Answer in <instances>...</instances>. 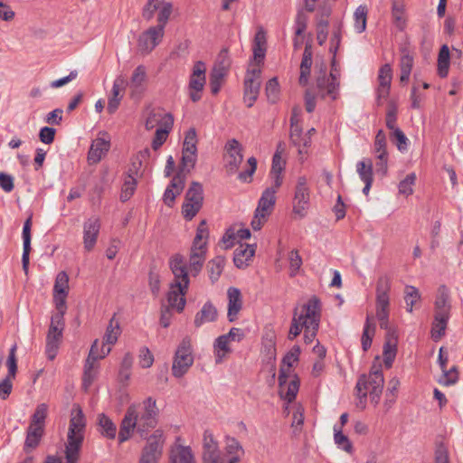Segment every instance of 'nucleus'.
Instances as JSON below:
<instances>
[{"mask_svg":"<svg viewBox=\"0 0 463 463\" xmlns=\"http://www.w3.org/2000/svg\"><path fill=\"white\" fill-rule=\"evenodd\" d=\"M129 406H135L137 422V433L141 438H146L147 433L155 429L158 422L159 410L156 406V401L152 397H147L142 402L132 403Z\"/></svg>","mask_w":463,"mask_h":463,"instance_id":"obj_4","label":"nucleus"},{"mask_svg":"<svg viewBox=\"0 0 463 463\" xmlns=\"http://www.w3.org/2000/svg\"><path fill=\"white\" fill-rule=\"evenodd\" d=\"M174 125V118L172 114L166 113L164 115L162 128L156 129L155 137L152 141V147L157 150L166 140L168 133Z\"/></svg>","mask_w":463,"mask_h":463,"instance_id":"obj_23","label":"nucleus"},{"mask_svg":"<svg viewBox=\"0 0 463 463\" xmlns=\"http://www.w3.org/2000/svg\"><path fill=\"white\" fill-rule=\"evenodd\" d=\"M307 303L301 307L300 313L298 312V308H295L293 318L291 321V326L288 331V340H294L297 336H298L302 331V329L307 328Z\"/></svg>","mask_w":463,"mask_h":463,"instance_id":"obj_19","label":"nucleus"},{"mask_svg":"<svg viewBox=\"0 0 463 463\" xmlns=\"http://www.w3.org/2000/svg\"><path fill=\"white\" fill-rule=\"evenodd\" d=\"M194 456L189 447L179 446L172 451L170 463H194Z\"/></svg>","mask_w":463,"mask_h":463,"instance_id":"obj_37","label":"nucleus"},{"mask_svg":"<svg viewBox=\"0 0 463 463\" xmlns=\"http://www.w3.org/2000/svg\"><path fill=\"white\" fill-rule=\"evenodd\" d=\"M416 182V174L411 173L399 183L398 188L399 193L405 196H409L413 194V186Z\"/></svg>","mask_w":463,"mask_h":463,"instance_id":"obj_51","label":"nucleus"},{"mask_svg":"<svg viewBox=\"0 0 463 463\" xmlns=\"http://www.w3.org/2000/svg\"><path fill=\"white\" fill-rule=\"evenodd\" d=\"M209 238V230L207 227V223L205 220L201 221L199 223L196 234L193 241V246L191 250H205L206 251V245L207 241Z\"/></svg>","mask_w":463,"mask_h":463,"instance_id":"obj_30","label":"nucleus"},{"mask_svg":"<svg viewBox=\"0 0 463 463\" xmlns=\"http://www.w3.org/2000/svg\"><path fill=\"white\" fill-rule=\"evenodd\" d=\"M267 99L270 103H275L279 99V84L276 77L270 79L265 88Z\"/></svg>","mask_w":463,"mask_h":463,"instance_id":"obj_56","label":"nucleus"},{"mask_svg":"<svg viewBox=\"0 0 463 463\" xmlns=\"http://www.w3.org/2000/svg\"><path fill=\"white\" fill-rule=\"evenodd\" d=\"M334 439L335 443L337 445L338 448L342 449L343 450L346 452H350L352 450V444L345 436L341 428H338L336 425L334 427Z\"/></svg>","mask_w":463,"mask_h":463,"instance_id":"obj_53","label":"nucleus"},{"mask_svg":"<svg viewBox=\"0 0 463 463\" xmlns=\"http://www.w3.org/2000/svg\"><path fill=\"white\" fill-rule=\"evenodd\" d=\"M184 202L195 204L196 206H203V189L199 182H192L185 194Z\"/></svg>","mask_w":463,"mask_h":463,"instance_id":"obj_33","label":"nucleus"},{"mask_svg":"<svg viewBox=\"0 0 463 463\" xmlns=\"http://www.w3.org/2000/svg\"><path fill=\"white\" fill-rule=\"evenodd\" d=\"M135 406H128L121 420L118 442L121 444L130 439L135 430L137 431V413Z\"/></svg>","mask_w":463,"mask_h":463,"instance_id":"obj_14","label":"nucleus"},{"mask_svg":"<svg viewBox=\"0 0 463 463\" xmlns=\"http://www.w3.org/2000/svg\"><path fill=\"white\" fill-rule=\"evenodd\" d=\"M187 291H184L183 293L179 292L177 288H172V286L169 288V291L167 293V302L169 308H174L177 312H182L185 307V295Z\"/></svg>","mask_w":463,"mask_h":463,"instance_id":"obj_32","label":"nucleus"},{"mask_svg":"<svg viewBox=\"0 0 463 463\" xmlns=\"http://www.w3.org/2000/svg\"><path fill=\"white\" fill-rule=\"evenodd\" d=\"M121 334L120 326L118 320L115 319V317H111L109 322V325L106 328V332L103 337V343L105 345H113L117 343L119 335Z\"/></svg>","mask_w":463,"mask_h":463,"instance_id":"obj_34","label":"nucleus"},{"mask_svg":"<svg viewBox=\"0 0 463 463\" xmlns=\"http://www.w3.org/2000/svg\"><path fill=\"white\" fill-rule=\"evenodd\" d=\"M48 413V406L45 403L37 405L33 414L31 418L30 424H34V427H43L44 429V421Z\"/></svg>","mask_w":463,"mask_h":463,"instance_id":"obj_47","label":"nucleus"},{"mask_svg":"<svg viewBox=\"0 0 463 463\" xmlns=\"http://www.w3.org/2000/svg\"><path fill=\"white\" fill-rule=\"evenodd\" d=\"M100 230V221L98 217L88 219L83 224V245L87 251H91L97 242Z\"/></svg>","mask_w":463,"mask_h":463,"instance_id":"obj_16","label":"nucleus"},{"mask_svg":"<svg viewBox=\"0 0 463 463\" xmlns=\"http://www.w3.org/2000/svg\"><path fill=\"white\" fill-rule=\"evenodd\" d=\"M226 446L225 449L230 458L232 456H238L241 458V456L243 455L244 450L240 444V442L232 437H226Z\"/></svg>","mask_w":463,"mask_h":463,"instance_id":"obj_58","label":"nucleus"},{"mask_svg":"<svg viewBox=\"0 0 463 463\" xmlns=\"http://www.w3.org/2000/svg\"><path fill=\"white\" fill-rule=\"evenodd\" d=\"M374 152L377 158H383L388 155L386 150V136L383 129L378 130L375 136Z\"/></svg>","mask_w":463,"mask_h":463,"instance_id":"obj_49","label":"nucleus"},{"mask_svg":"<svg viewBox=\"0 0 463 463\" xmlns=\"http://www.w3.org/2000/svg\"><path fill=\"white\" fill-rule=\"evenodd\" d=\"M367 12L366 5H359L354 11V28L359 33H363L366 28Z\"/></svg>","mask_w":463,"mask_h":463,"instance_id":"obj_43","label":"nucleus"},{"mask_svg":"<svg viewBox=\"0 0 463 463\" xmlns=\"http://www.w3.org/2000/svg\"><path fill=\"white\" fill-rule=\"evenodd\" d=\"M435 309H450L449 290L445 286H440L439 295L435 300Z\"/></svg>","mask_w":463,"mask_h":463,"instance_id":"obj_55","label":"nucleus"},{"mask_svg":"<svg viewBox=\"0 0 463 463\" xmlns=\"http://www.w3.org/2000/svg\"><path fill=\"white\" fill-rule=\"evenodd\" d=\"M393 143L396 144L399 151L403 152L408 148V138L401 128L394 129L390 135Z\"/></svg>","mask_w":463,"mask_h":463,"instance_id":"obj_59","label":"nucleus"},{"mask_svg":"<svg viewBox=\"0 0 463 463\" xmlns=\"http://www.w3.org/2000/svg\"><path fill=\"white\" fill-rule=\"evenodd\" d=\"M392 79V67L386 63L380 68L378 72L379 85L376 90V102L378 106L383 105V101L389 97Z\"/></svg>","mask_w":463,"mask_h":463,"instance_id":"obj_13","label":"nucleus"},{"mask_svg":"<svg viewBox=\"0 0 463 463\" xmlns=\"http://www.w3.org/2000/svg\"><path fill=\"white\" fill-rule=\"evenodd\" d=\"M228 296V312L227 317L230 322L237 319V316L242 307V299L240 289L231 287L227 291Z\"/></svg>","mask_w":463,"mask_h":463,"instance_id":"obj_20","label":"nucleus"},{"mask_svg":"<svg viewBox=\"0 0 463 463\" xmlns=\"http://www.w3.org/2000/svg\"><path fill=\"white\" fill-rule=\"evenodd\" d=\"M309 200L310 189L307 185V180L306 176H299L295 187L293 213L300 218L305 217L309 206Z\"/></svg>","mask_w":463,"mask_h":463,"instance_id":"obj_9","label":"nucleus"},{"mask_svg":"<svg viewBox=\"0 0 463 463\" xmlns=\"http://www.w3.org/2000/svg\"><path fill=\"white\" fill-rule=\"evenodd\" d=\"M356 171L363 182L373 181V163L371 159H364L356 164Z\"/></svg>","mask_w":463,"mask_h":463,"instance_id":"obj_42","label":"nucleus"},{"mask_svg":"<svg viewBox=\"0 0 463 463\" xmlns=\"http://www.w3.org/2000/svg\"><path fill=\"white\" fill-rule=\"evenodd\" d=\"M406 310L411 313L414 306L420 300V293L414 286L407 285L404 288Z\"/></svg>","mask_w":463,"mask_h":463,"instance_id":"obj_40","label":"nucleus"},{"mask_svg":"<svg viewBox=\"0 0 463 463\" xmlns=\"http://www.w3.org/2000/svg\"><path fill=\"white\" fill-rule=\"evenodd\" d=\"M53 293H69V277L65 271H61L57 274L53 287Z\"/></svg>","mask_w":463,"mask_h":463,"instance_id":"obj_54","label":"nucleus"},{"mask_svg":"<svg viewBox=\"0 0 463 463\" xmlns=\"http://www.w3.org/2000/svg\"><path fill=\"white\" fill-rule=\"evenodd\" d=\"M197 161V152H182L181 163L178 171L188 174L195 166Z\"/></svg>","mask_w":463,"mask_h":463,"instance_id":"obj_44","label":"nucleus"},{"mask_svg":"<svg viewBox=\"0 0 463 463\" xmlns=\"http://www.w3.org/2000/svg\"><path fill=\"white\" fill-rule=\"evenodd\" d=\"M110 143L109 140L98 137L91 143L90 150L88 152V161L90 164L99 163L102 156L107 154L109 150Z\"/></svg>","mask_w":463,"mask_h":463,"instance_id":"obj_22","label":"nucleus"},{"mask_svg":"<svg viewBox=\"0 0 463 463\" xmlns=\"http://www.w3.org/2000/svg\"><path fill=\"white\" fill-rule=\"evenodd\" d=\"M226 74L227 73L220 71L218 70H213V69L212 70L211 74H210V88H211V92L213 95H216L219 93Z\"/></svg>","mask_w":463,"mask_h":463,"instance_id":"obj_50","label":"nucleus"},{"mask_svg":"<svg viewBox=\"0 0 463 463\" xmlns=\"http://www.w3.org/2000/svg\"><path fill=\"white\" fill-rule=\"evenodd\" d=\"M401 52V58H400V70H401V76H400V81L402 84H407L410 76L411 73V70L413 68L414 64V54L413 52L406 45L402 46L400 48Z\"/></svg>","mask_w":463,"mask_h":463,"instance_id":"obj_17","label":"nucleus"},{"mask_svg":"<svg viewBox=\"0 0 463 463\" xmlns=\"http://www.w3.org/2000/svg\"><path fill=\"white\" fill-rule=\"evenodd\" d=\"M203 463H222V457L219 449L218 442L213 433L206 430L203 432Z\"/></svg>","mask_w":463,"mask_h":463,"instance_id":"obj_12","label":"nucleus"},{"mask_svg":"<svg viewBox=\"0 0 463 463\" xmlns=\"http://www.w3.org/2000/svg\"><path fill=\"white\" fill-rule=\"evenodd\" d=\"M156 11L157 24L144 31L137 39L138 50L143 54L151 52L161 43L173 13V5L166 0H148L143 7L142 16L146 21H150Z\"/></svg>","mask_w":463,"mask_h":463,"instance_id":"obj_1","label":"nucleus"},{"mask_svg":"<svg viewBox=\"0 0 463 463\" xmlns=\"http://www.w3.org/2000/svg\"><path fill=\"white\" fill-rule=\"evenodd\" d=\"M256 245L255 244H241L234 250L233 262L239 269L248 266V261L255 254Z\"/></svg>","mask_w":463,"mask_h":463,"instance_id":"obj_26","label":"nucleus"},{"mask_svg":"<svg viewBox=\"0 0 463 463\" xmlns=\"http://www.w3.org/2000/svg\"><path fill=\"white\" fill-rule=\"evenodd\" d=\"M142 449L138 463H158L163 453L165 436L162 430H156L149 437Z\"/></svg>","mask_w":463,"mask_h":463,"instance_id":"obj_6","label":"nucleus"},{"mask_svg":"<svg viewBox=\"0 0 463 463\" xmlns=\"http://www.w3.org/2000/svg\"><path fill=\"white\" fill-rule=\"evenodd\" d=\"M307 324L305 328L304 339L307 344H310L316 338L317 330L319 328L320 317H321V306L320 300L317 297L313 296L307 302Z\"/></svg>","mask_w":463,"mask_h":463,"instance_id":"obj_7","label":"nucleus"},{"mask_svg":"<svg viewBox=\"0 0 463 463\" xmlns=\"http://www.w3.org/2000/svg\"><path fill=\"white\" fill-rule=\"evenodd\" d=\"M340 81L334 80L332 77L326 76L325 73L317 79V95L322 99L329 97L335 100L339 95Z\"/></svg>","mask_w":463,"mask_h":463,"instance_id":"obj_15","label":"nucleus"},{"mask_svg":"<svg viewBox=\"0 0 463 463\" xmlns=\"http://www.w3.org/2000/svg\"><path fill=\"white\" fill-rule=\"evenodd\" d=\"M85 426L86 420L82 410L79 405L74 406L71 411L65 446V463H78Z\"/></svg>","mask_w":463,"mask_h":463,"instance_id":"obj_2","label":"nucleus"},{"mask_svg":"<svg viewBox=\"0 0 463 463\" xmlns=\"http://www.w3.org/2000/svg\"><path fill=\"white\" fill-rule=\"evenodd\" d=\"M192 340L189 336L182 339L178 345L172 364V374L175 378L183 377L194 364Z\"/></svg>","mask_w":463,"mask_h":463,"instance_id":"obj_5","label":"nucleus"},{"mask_svg":"<svg viewBox=\"0 0 463 463\" xmlns=\"http://www.w3.org/2000/svg\"><path fill=\"white\" fill-rule=\"evenodd\" d=\"M231 65L228 51L226 49H222L218 57L217 61L213 66V70H218L220 71L227 73Z\"/></svg>","mask_w":463,"mask_h":463,"instance_id":"obj_64","label":"nucleus"},{"mask_svg":"<svg viewBox=\"0 0 463 463\" xmlns=\"http://www.w3.org/2000/svg\"><path fill=\"white\" fill-rule=\"evenodd\" d=\"M128 82L126 79L123 76H118L112 86L111 90V97L109 99L107 110L109 114H114L116 110L118 109L120 101L123 98V95H120V91L125 90L127 87Z\"/></svg>","mask_w":463,"mask_h":463,"instance_id":"obj_18","label":"nucleus"},{"mask_svg":"<svg viewBox=\"0 0 463 463\" xmlns=\"http://www.w3.org/2000/svg\"><path fill=\"white\" fill-rule=\"evenodd\" d=\"M384 378L381 365L373 366L368 375L363 374L359 377L355 390L362 408H364V402L368 393L370 394L372 402L375 405L379 403Z\"/></svg>","mask_w":463,"mask_h":463,"instance_id":"obj_3","label":"nucleus"},{"mask_svg":"<svg viewBox=\"0 0 463 463\" xmlns=\"http://www.w3.org/2000/svg\"><path fill=\"white\" fill-rule=\"evenodd\" d=\"M225 169L229 175H233L243 160L242 146L237 139L232 138L225 145Z\"/></svg>","mask_w":463,"mask_h":463,"instance_id":"obj_11","label":"nucleus"},{"mask_svg":"<svg viewBox=\"0 0 463 463\" xmlns=\"http://www.w3.org/2000/svg\"><path fill=\"white\" fill-rule=\"evenodd\" d=\"M17 345L14 344L9 350V354L6 360V366L8 368V374L6 376L15 378L17 372V359H16Z\"/></svg>","mask_w":463,"mask_h":463,"instance_id":"obj_61","label":"nucleus"},{"mask_svg":"<svg viewBox=\"0 0 463 463\" xmlns=\"http://www.w3.org/2000/svg\"><path fill=\"white\" fill-rule=\"evenodd\" d=\"M449 67V49L444 44L441 46L438 55V73L439 77L445 78L448 75Z\"/></svg>","mask_w":463,"mask_h":463,"instance_id":"obj_38","label":"nucleus"},{"mask_svg":"<svg viewBox=\"0 0 463 463\" xmlns=\"http://www.w3.org/2000/svg\"><path fill=\"white\" fill-rule=\"evenodd\" d=\"M146 80V68L143 65L137 66L131 76L130 79V88L132 89L133 94L135 92H141L143 90V85Z\"/></svg>","mask_w":463,"mask_h":463,"instance_id":"obj_35","label":"nucleus"},{"mask_svg":"<svg viewBox=\"0 0 463 463\" xmlns=\"http://www.w3.org/2000/svg\"><path fill=\"white\" fill-rule=\"evenodd\" d=\"M217 317V308L211 301H207L203 304L201 310L195 314L194 325L196 328H199L205 323H212L216 321Z\"/></svg>","mask_w":463,"mask_h":463,"instance_id":"obj_21","label":"nucleus"},{"mask_svg":"<svg viewBox=\"0 0 463 463\" xmlns=\"http://www.w3.org/2000/svg\"><path fill=\"white\" fill-rule=\"evenodd\" d=\"M137 181L131 175H128V180L124 182L121 189L120 200L127 202L134 194L136 190Z\"/></svg>","mask_w":463,"mask_h":463,"instance_id":"obj_62","label":"nucleus"},{"mask_svg":"<svg viewBox=\"0 0 463 463\" xmlns=\"http://www.w3.org/2000/svg\"><path fill=\"white\" fill-rule=\"evenodd\" d=\"M43 432V427H34V424H29L24 447L26 453L31 452L39 445Z\"/></svg>","mask_w":463,"mask_h":463,"instance_id":"obj_29","label":"nucleus"},{"mask_svg":"<svg viewBox=\"0 0 463 463\" xmlns=\"http://www.w3.org/2000/svg\"><path fill=\"white\" fill-rule=\"evenodd\" d=\"M224 264L225 260L222 256H217L208 262L207 269L212 282H215L218 280L219 277L221 276L223 270Z\"/></svg>","mask_w":463,"mask_h":463,"instance_id":"obj_39","label":"nucleus"},{"mask_svg":"<svg viewBox=\"0 0 463 463\" xmlns=\"http://www.w3.org/2000/svg\"><path fill=\"white\" fill-rule=\"evenodd\" d=\"M182 152H197V134L194 128L185 133Z\"/></svg>","mask_w":463,"mask_h":463,"instance_id":"obj_48","label":"nucleus"},{"mask_svg":"<svg viewBox=\"0 0 463 463\" xmlns=\"http://www.w3.org/2000/svg\"><path fill=\"white\" fill-rule=\"evenodd\" d=\"M170 269L174 275V280L170 284L172 288H177L179 292L188 290L190 279L188 276L187 265L183 256L176 254L170 259Z\"/></svg>","mask_w":463,"mask_h":463,"instance_id":"obj_8","label":"nucleus"},{"mask_svg":"<svg viewBox=\"0 0 463 463\" xmlns=\"http://www.w3.org/2000/svg\"><path fill=\"white\" fill-rule=\"evenodd\" d=\"M397 353L396 342L387 340L383 345V363L385 367L391 368Z\"/></svg>","mask_w":463,"mask_h":463,"instance_id":"obj_46","label":"nucleus"},{"mask_svg":"<svg viewBox=\"0 0 463 463\" xmlns=\"http://www.w3.org/2000/svg\"><path fill=\"white\" fill-rule=\"evenodd\" d=\"M260 68L249 69L244 79V93L259 96L260 88Z\"/></svg>","mask_w":463,"mask_h":463,"instance_id":"obj_25","label":"nucleus"},{"mask_svg":"<svg viewBox=\"0 0 463 463\" xmlns=\"http://www.w3.org/2000/svg\"><path fill=\"white\" fill-rule=\"evenodd\" d=\"M99 430L102 436L109 439H114L117 435V426L112 420L105 413L98 415Z\"/></svg>","mask_w":463,"mask_h":463,"instance_id":"obj_31","label":"nucleus"},{"mask_svg":"<svg viewBox=\"0 0 463 463\" xmlns=\"http://www.w3.org/2000/svg\"><path fill=\"white\" fill-rule=\"evenodd\" d=\"M275 194V188H266L259 200L258 206L255 211L269 216L276 203Z\"/></svg>","mask_w":463,"mask_h":463,"instance_id":"obj_27","label":"nucleus"},{"mask_svg":"<svg viewBox=\"0 0 463 463\" xmlns=\"http://www.w3.org/2000/svg\"><path fill=\"white\" fill-rule=\"evenodd\" d=\"M61 338L62 335L47 334L45 353L49 360H53L56 357Z\"/></svg>","mask_w":463,"mask_h":463,"instance_id":"obj_41","label":"nucleus"},{"mask_svg":"<svg viewBox=\"0 0 463 463\" xmlns=\"http://www.w3.org/2000/svg\"><path fill=\"white\" fill-rule=\"evenodd\" d=\"M205 250H191L189 269L192 276L196 277L201 271L205 260Z\"/></svg>","mask_w":463,"mask_h":463,"instance_id":"obj_36","label":"nucleus"},{"mask_svg":"<svg viewBox=\"0 0 463 463\" xmlns=\"http://www.w3.org/2000/svg\"><path fill=\"white\" fill-rule=\"evenodd\" d=\"M229 344L230 340H228L224 335H222L215 339L213 347L217 356V362L221 361L226 354L232 351Z\"/></svg>","mask_w":463,"mask_h":463,"instance_id":"obj_45","label":"nucleus"},{"mask_svg":"<svg viewBox=\"0 0 463 463\" xmlns=\"http://www.w3.org/2000/svg\"><path fill=\"white\" fill-rule=\"evenodd\" d=\"M64 326V317H61V315H53L51 318V324L47 334L62 335Z\"/></svg>","mask_w":463,"mask_h":463,"instance_id":"obj_60","label":"nucleus"},{"mask_svg":"<svg viewBox=\"0 0 463 463\" xmlns=\"http://www.w3.org/2000/svg\"><path fill=\"white\" fill-rule=\"evenodd\" d=\"M31 227H32V217H29L24 223L23 227V241H24V250L22 255V265L24 273L28 274L30 252H31Z\"/></svg>","mask_w":463,"mask_h":463,"instance_id":"obj_24","label":"nucleus"},{"mask_svg":"<svg viewBox=\"0 0 463 463\" xmlns=\"http://www.w3.org/2000/svg\"><path fill=\"white\" fill-rule=\"evenodd\" d=\"M288 261L290 269L289 276L295 277L302 266V259L298 250H293L289 252Z\"/></svg>","mask_w":463,"mask_h":463,"instance_id":"obj_63","label":"nucleus"},{"mask_svg":"<svg viewBox=\"0 0 463 463\" xmlns=\"http://www.w3.org/2000/svg\"><path fill=\"white\" fill-rule=\"evenodd\" d=\"M133 361H134L133 355L129 352L126 353L122 359L119 373H118L120 381H128L129 379L130 370L133 365Z\"/></svg>","mask_w":463,"mask_h":463,"instance_id":"obj_52","label":"nucleus"},{"mask_svg":"<svg viewBox=\"0 0 463 463\" xmlns=\"http://www.w3.org/2000/svg\"><path fill=\"white\" fill-rule=\"evenodd\" d=\"M206 66L205 63L198 61L193 67V72L189 80V97L193 102H197L202 99V91L206 82Z\"/></svg>","mask_w":463,"mask_h":463,"instance_id":"obj_10","label":"nucleus"},{"mask_svg":"<svg viewBox=\"0 0 463 463\" xmlns=\"http://www.w3.org/2000/svg\"><path fill=\"white\" fill-rule=\"evenodd\" d=\"M312 47L311 44L307 43L304 49L303 57L300 64V75H299V84L302 86H306L308 82V77L310 74V69L312 66Z\"/></svg>","mask_w":463,"mask_h":463,"instance_id":"obj_28","label":"nucleus"},{"mask_svg":"<svg viewBox=\"0 0 463 463\" xmlns=\"http://www.w3.org/2000/svg\"><path fill=\"white\" fill-rule=\"evenodd\" d=\"M99 342L98 339H96L90 346V350L88 357H90L92 360H98V359L104 358L106 355H108L110 353V351H111L110 346H106L105 344H102L100 351H99Z\"/></svg>","mask_w":463,"mask_h":463,"instance_id":"obj_57","label":"nucleus"}]
</instances>
